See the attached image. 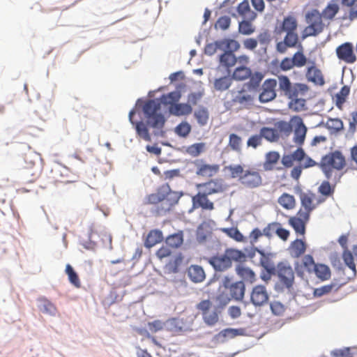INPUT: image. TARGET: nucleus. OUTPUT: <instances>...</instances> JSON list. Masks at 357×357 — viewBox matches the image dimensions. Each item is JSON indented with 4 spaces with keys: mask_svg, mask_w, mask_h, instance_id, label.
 <instances>
[{
    "mask_svg": "<svg viewBox=\"0 0 357 357\" xmlns=\"http://www.w3.org/2000/svg\"><path fill=\"white\" fill-rule=\"evenodd\" d=\"M196 186L199 191L192 197L194 206L208 211L214 208V204L208 199V196L222 193L227 189V185L222 178L211 179L207 182L197 184Z\"/></svg>",
    "mask_w": 357,
    "mask_h": 357,
    "instance_id": "obj_1",
    "label": "nucleus"
},
{
    "mask_svg": "<svg viewBox=\"0 0 357 357\" xmlns=\"http://www.w3.org/2000/svg\"><path fill=\"white\" fill-rule=\"evenodd\" d=\"M346 165L345 156L341 151L335 150L324 155L318 166L328 180L337 183L342 176L340 172L346 167Z\"/></svg>",
    "mask_w": 357,
    "mask_h": 357,
    "instance_id": "obj_2",
    "label": "nucleus"
},
{
    "mask_svg": "<svg viewBox=\"0 0 357 357\" xmlns=\"http://www.w3.org/2000/svg\"><path fill=\"white\" fill-rule=\"evenodd\" d=\"M178 199L176 193L172 191L168 185H163L155 192L147 195L144 204L158 205L156 213L161 215L169 211L178 203Z\"/></svg>",
    "mask_w": 357,
    "mask_h": 357,
    "instance_id": "obj_3",
    "label": "nucleus"
},
{
    "mask_svg": "<svg viewBox=\"0 0 357 357\" xmlns=\"http://www.w3.org/2000/svg\"><path fill=\"white\" fill-rule=\"evenodd\" d=\"M230 177L237 178L239 183L247 189H255L263 185V178L258 169L255 167L244 169L241 165H231L225 167Z\"/></svg>",
    "mask_w": 357,
    "mask_h": 357,
    "instance_id": "obj_4",
    "label": "nucleus"
},
{
    "mask_svg": "<svg viewBox=\"0 0 357 357\" xmlns=\"http://www.w3.org/2000/svg\"><path fill=\"white\" fill-rule=\"evenodd\" d=\"M263 78L262 73L255 72L251 79L243 84L241 90L236 92L233 101L243 106L252 105L255 99V92L258 90Z\"/></svg>",
    "mask_w": 357,
    "mask_h": 357,
    "instance_id": "obj_5",
    "label": "nucleus"
},
{
    "mask_svg": "<svg viewBox=\"0 0 357 357\" xmlns=\"http://www.w3.org/2000/svg\"><path fill=\"white\" fill-rule=\"evenodd\" d=\"M246 255L241 250L229 248L223 255H216L208 259L209 264L218 271H224L231 266L232 261L243 262Z\"/></svg>",
    "mask_w": 357,
    "mask_h": 357,
    "instance_id": "obj_6",
    "label": "nucleus"
},
{
    "mask_svg": "<svg viewBox=\"0 0 357 357\" xmlns=\"http://www.w3.org/2000/svg\"><path fill=\"white\" fill-rule=\"evenodd\" d=\"M160 105L158 100H149L143 106V112L147 119V122L153 128H162L165 124L164 116L158 113L160 110Z\"/></svg>",
    "mask_w": 357,
    "mask_h": 357,
    "instance_id": "obj_7",
    "label": "nucleus"
},
{
    "mask_svg": "<svg viewBox=\"0 0 357 357\" xmlns=\"http://www.w3.org/2000/svg\"><path fill=\"white\" fill-rule=\"evenodd\" d=\"M307 22L309 24L303 31L302 39L310 36H316L323 32L325 24L323 22L319 10L314 9L306 15Z\"/></svg>",
    "mask_w": 357,
    "mask_h": 357,
    "instance_id": "obj_8",
    "label": "nucleus"
},
{
    "mask_svg": "<svg viewBox=\"0 0 357 357\" xmlns=\"http://www.w3.org/2000/svg\"><path fill=\"white\" fill-rule=\"evenodd\" d=\"M294 162H298L303 169L318 165L313 159L307 155L304 150L299 147L290 154H284L282 158V164L285 167H291Z\"/></svg>",
    "mask_w": 357,
    "mask_h": 357,
    "instance_id": "obj_9",
    "label": "nucleus"
},
{
    "mask_svg": "<svg viewBox=\"0 0 357 357\" xmlns=\"http://www.w3.org/2000/svg\"><path fill=\"white\" fill-rule=\"evenodd\" d=\"M196 309L202 314L204 323L208 326H213L218 321L217 307L209 299L201 301L197 304Z\"/></svg>",
    "mask_w": 357,
    "mask_h": 357,
    "instance_id": "obj_10",
    "label": "nucleus"
},
{
    "mask_svg": "<svg viewBox=\"0 0 357 357\" xmlns=\"http://www.w3.org/2000/svg\"><path fill=\"white\" fill-rule=\"evenodd\" d=\"M275 273L283 286L287 289L292 287L294 282V271L289 264L284 262L278 263Z\"/></svg>",
    "mask_w": 357,
    "mask_h": 357,
    "instance_id": "obj_11",
    "label": "nucleus"
},
{
    "mask_svg": "<svg viewBox=\"0 0 357 357\" xmlns=\"http://www.w3.org/2000/svg\"><path fill=\"white\" fill-rule=\"evenodd\" d=\"M250 59L246 55H241L238 56V66L234 69L231 74L232 79L236 81H244L248 79H251L254 76L250 68L248 67Z\"/></svg>",
    "mask_w": 357,
    "mask_h": 357,
    "instance_id": "obj_12",
    "label": "nucleus"
},
{
    "mask_svg": "<svg viewBox=\"0 0 357 357\" xmlns=\"http://www.w3.org/2000/svg\"><path fill=\"white\" fill-rule=\"evenodd\" d=\"M302 208L298 211L300 215L305 219H310L311 212L316 208L317 203L314 202L316 195L310 190L301 192L299 195Z\"/></svg>",
    "mask_w": 357,
    "mask_h": 357,
    "instance_id": "obj_13",
    "label": "nucleus"
},
{
    "mask_svg": "<svg viewBox=\"0 0 357 357\" xmlns=\"http://www.w3.org/2000/svg\"><path fill=\"white\" fill-rule=\"evenodd\" d=\"M277 80L273 78L266 79L260 88L259 100L261 103H266L273 100L276 96Z\"/></svg>",
    "mask_w": 357,
    "mask_h": 357,
    "instance_id": "obj_14",
    "label": "nucleus"
},
{
    "mask_svg": "<svg viewBox=\"0 0 357 357\" xmlns=\"http://www.w3.org/2000/svg\"><path fill=\"white\" fill-rule=\"evenodd\" d=\"M337 59L347 64H353L357 61L354 47L351 43L345 42L337 46L335 50Z\"/></svg>",
    "mask_w": 357,
    "mask_h": 357,
    "instance_id": "obj_15",
    "label": "nucleus"
},
{
    "mask_svg": "<svg viewBox=\"0 0 357 357\" xmlns=\"http://www.w3.org/2000/svg\"><path fill=\"white\" fill-rule=\"evenodd\" d=\"M298 44V47L302 48L301 44L298 43V35L296 31L286 32L284 40L277 43L276 49L280 53H284L288 47H295Z\"/></svg>",
    "mask_w": 357,
    "mask_h": 357,
    "instance_id": "obj_16",
    "label": "nucleus"
},
{
    "mask_svg": "<svg viewBox=\"0 0 357 357\" xmlns=\"http://www.w3.org/2000/svg\"><path fill=\"white\" fill-rule=\"evenodd\" d=\"M310 66H307L305 72V77L308 82L315 85L323 86L325 80L321 70L317 66L314 61H310Z\"/></svg>",
    "mask_w": 357,
    "mask_h": 357,
    "instance_id": "obj_17",
    "label": "nucleus"
},
{
    "mask_svg": "<svg viewBox=\"0 0 357 357\" xmlns=\"http://www.w3.org/2000/svg\"><path fill=\"white\" fill-rule=\"evenodd\" d=\"M268 294L266 287L257 285L253 287L250 294V301L255 306H262L268 301Z\"/></svg>",
    "mask_w": 357,
    "mask_h": 357,
    "instance_id": "obj_18",
    "label": "nucleus"
},
{
    "mask_svg": "<svg viewBox=\"0 0 357 357\" xmlns=\"http://www.w3.org/2000/svg\"><path fill=\"white\" fill-rule=\"evenodd\" d=\"M295 128L294 131V142L298 146L303 144L307 133V127L305 126L302 119L300 116L294 118Z\"/></svg>",
    "mask_w": 357,
    "mask_h": 357,
    "instance_id": "obj_19",
    "label": "nucleus"
},
{
    "mask_svg": "<svg viewBox=\"0 0 357 357\" xmlns=\"http://www.w3.org/2000/svg\"><path fill=\"white\" fill-rule=\"evenodd\" d=\"M196 174L202 177H212L220 170L217 164H206L202 162H196Z\"/></svg>",
    "mask_w": 357,
    "mask_h": 357,
    "instance_id": "obj_20",
    "label": "nucleus"
},
{
    "mask_svg": "<svg viewBox=\"0 0 357 357\" xmlns=\"http://www.w3.org/2000/svg\"><path fill=\"white\" fill-rule=\"evenodd\" d=\"M184 257L181 252L174 255L165 264V272L168 274L177 273L183 262Z\"/></svg>",
    "mask_w": 357,
    "mask_h": 357,
    "instance_id": "obj_21",
    "label": "nucleus"
},
{
    "mask_svg": "<svg viewBox=\"0 0 357 357\" xmlns=\"http://www.w3.org/2000/svg\"><path fill=\"white\" fill-rule=\"evenodd\" d=\"M219 63V67L225 68L229 74L231 68L234 67L236 63H238V57H236L235 54L230 52V51H225L220 56Z\"/></svg>",
    "mask_w": 357,
    "mask_h": 357,
    "instance_id": "obj_22",
    "label": "nucleus"
},
{
    "mask_svg": "<svg viewBox=\"0 0 357 357\" xmlns=\"http://www.w3.org/2000/svg\"><path fill=\"white\" fill-rule=\"evenodd\" d=\"M317 264L314 263L313 257L310 255H305L301 263L296 261L294 264L295 271L297 274L301 277L303 276V267L308 271L312 272L314 268Z\"/></svg>",
    "mask_w": 357,
    "mask_h": 357,
    "instance_id": "obj_23",
    "label": "nucleus"
},
{
    "mask_svg": "<svg viewBox=\"0 0 357 357\" xmlns=\"http://www.w3.org/2000/svg\"><path fill=\"white\" fill-rule=\"evenodd\" d=\"M226 288L229 289L231 298L236 301H241L244 298L245 287L242 281L232 283L229 287L225 284Z\"/></svg>",
    "mask_w": 357,
    "mask_h": 357,
    "instance_id": "obj_24",
    "label": "nucleus"
},
{
    "mask_svg": "<svg viewBox=\"0 0 357 357\" xmlns=\"http://www.w3.org/2000/svg\"><path fill=\"white\" fill-rule=\"evenodd\" d=\"M309 219H305L298 212L296 216L289 219V224L294 228L296 234L304 235L305 233V224Z\"/></svg>",
    "mask_w": 357,
    "mask_h": 357,
    "instance_id": "obj_25",
    "label": "nucleus"
},
{
    "mask_svg": "<svg viewBox=\"0 0 357 357\" xmlns=\"http://www.w3.org/2000/svg\"><path fill=\"white\" fill-rule=\"evenodd\" d=\"M188 276L190 280L195 283L203 282L206 278V274L202 266L198 265H191L187 271Z\"/></svg>",
    "mask_w": 357,
    "mask_h": 357,
    "instance_id": "obj_26",
    "label": "nucleus"
},
{
    "mask_svg": "<svg viewBox=\"0 0 357 357\" xmlns=\"http://www.w3.org/2000/svg\"><path fill=\"white\" fill-rule=\"evenodd\" d=\"M69 169L63 165H58L52 170L53 178L56 182L64 183L71 182L69 179Z\"/></svg>",
    "mask_w": 357,
    "mask_h": 357,
    "instance_id": "obj_27",
    "label": "nucleus"
},
{
    "mask_svg": "<svg viewBox=\"0 0 357 357\" xmlns=\"http://www.w3.org/2000/svg\"><path fill=\"white\" fill-rule=\"evenodd\" d=\"M340 10V6L336 1H330L326 8L320 13L324 20H333Z\"/></svg>",
    "mask_w": 357,
    "mask_h": 357,
    "instance_id": "obj_28",
    "label": "nucleus"
},
{
    "mask_svg": "<svg viewBox=\"0 0 357 357\" xmlns=\"http://www.w3.org/2000/svg\"><path fill=\"white\" fill-rule=\"evenodd\" d=\"M135 114V111L134 109L131 110L129 113V120L130 123L133 125L135 124V129L137 133L140 137L143 138L146 141H150L151 137L149 133V130L146 128V125L142 121L135 123L132 121V116Z\"/></svg>",
    "mask_w": 357,
    "mask_h": 357,
    "instance_id": "obj_29",
    "label": "nucleus"
},
{
    "mask_svg": "<svg viewBox=\"0 0 357 357\" xmlns=\"http://www.w3.org/2000/svg\"><path fill=\"white\" fill-rule=\"evenodd\" d=\"M163 240L162 232L159 229L151 230L145 239L144 245L146 248H151L160 243Z\"/></svg>",
    "mask_w": 357,
    "mask_h": 357,
    "instance_id": "obj_30",
    "label": "nucleus"
},
{
    "mask_svg": "<svg viewBox=\"0 0 357 357\" xmlns=\"http://www.w3.org/2000/svg\"><path fill=\"white\" fill-rule=\"evenodd\" d=\"M279 83V90L289 99L293 93L294 84H291L289 78L286 75H280L278 77Z\"/></svg>",
    "mask_w": 357,
    "mask_h": 357,
    "instance_id": "obj_31",
    "label": "nucleus"
},
{
    "mask_svg": "<svg viewBox=\"0 0 357 357\" xmlns=\"http://www.w3.org/2000/svg\"><path fill=\"white\" fill-rule=\"evenodd\" d=\"M236 273L244 281L253 283L256 280V275L254 271L243 265H238L236 268Z\"/></svg>",
    "mask_w": 357,
    "mask_h": 357,
    "instance_id": "obj_32",
    "label": "nucleus"
},
{
    "mask_svg": "<svg viewBox=\"0 0 357 357\" xmlns=\"http://www.w3.org/2000/svg\"><path fill=\"white\" fill-rule=\"evenodd\" d=\"M306 250V245L301 239H296L289 247V252L292 257L298 258L303 255Z\"/></svg>",
    "mask_w": 357,
    "mask_h": 357,
    "instance_id": "obj_33",
    "label": "nucleus"
},
{
    "mask_svg": "<svg viewBox=\"0 0 357 357\" xmlns=\"http://www.w3.org/2000/svg\"><path fill=\"white\" fill-rule=\"evenodd\" d=\"M169 112L174 116H184L192 113V108L188 103H176L173 107H169Z\"/></svg>",
    "mask_w": 357,
    "mask_h": 357,
    "instance_id": "obj_34",
    "label": "nucleus"
},
{
    "mask_svg": "<svg viewBox=\"0 0 357 357\" xmlns=\"http://www.w3.org/2000/svg\"><path fill=\"white\" fill-rule=\"evenodd\" d=\"M298 27V22L295 17L287 16L285 17L280 26L279 33L290 32L296 31Z\"/></svg>",
    "mask_w": 357,
    "mask_h": 357,
    "instance_id": "obj_35",
    "label": "nucleus"
},
{
    "mask_svg": "<svg viewBox=\"0 0 357 357\" xmlns=\"http://www.w3.org/2000/svg\"><path fill=\"white\" fill-rule=\"evenodd\" d=\"M181 97V92L178 91H174L168 93L167 94H163L160 98V105H169L173 107L177 103Z\"/></svg>",
    "mask_w": 357,
    "mask_h": 357,
    "instance_id": "obj_36",
    "label": "nucleus"
},
{
    "mask_svg": "<svg viewBox=\"0 0 357 357\" xmlns=\"http://www.w3.org/2000/svg\"><path fill=\"white\" fill-rule=\"evenodd\" d=\"M278 204L284 209L291 210L296 206L295 197L287 192L282 194L278 199Z\"/></svg>",
    "mask_w": 357,
    "mask_h": 357,
    "instance_id": "obj_37",
    "label": "nucleus"
},
{
    "mask_svg": "<svg viewBox=\"0 0 357 357\" xmlns=\"http://www.w3.org/2000/svg\"><path fill=\"white\" fill-rule=\"evenodd\" d=\"M166 244L172 248H178L183 243V232L179 231L177 233L168 236L165 239Z\"/></svg>",
    "mask_w": 357,
    "mask_h": 357,
    "instance_id": "obj_38",
    "label": "nucleus"
},
{
    "mask_svg": "<svg viewBox=\"0 0 357 357\" xmlns=\"http://www.w3.org/2000/svg\"><path fill=\"white\" fill-rule=\"evenodd\" d=\"M237 11L240 15L250 20H253L257 16L256 13L251 10L249 2L247 0L239 3Z\"/></svg>",
    "mask_w": 357,
    "mask_h": 357,
    "instance_id": "obj_39",
    "label": "nucleus"
},
{
    "mask_svg": "<svg viewBox=\"0 0 357 357\" xmlns=\"http://www.w3.org/2000/svg\"><path fill=\"white\" fill-rule=\"evenodd\" d=\"M232 80V77L229 75L217 78L214 80V88L219 91H226L231 86Z\"/></svg>",
    "mask_w": 357,
    "mask_h": 357,
    "instance_id": "obj_40",
    "label": "nucleus"
},
{
    "mask_svg": "<svg viewBox=\"0 0 357 357\" xmlns=\"http://www.w3.org/2000/svg\"><path fill=\"white\" fill-rule=\"evenodd\" d=\"M342 6L349 8L348 16L344 17L343 19H349L354 21L357 19V0H342Z\"/></svg>",
    "mask_w": 357,
    "mask_h": 357,
    "instance_id": "obj_41",
    "label": "nucleus"
},
{
    "mask_svg": "<svg viewBox=\"0 0 357 357\" xmlns=\"http://www.w3.org/2000/svg\"><path fill=\"white\" fill-rule=\"evenodd\" d=\"M280 159V154L276 151H270L266 155V160L264 162V169L266 171L273 170L274 166Z\"/></svg>",
    "mask_w": 357,
    "mask_h": 357,
    "instance_id": "obj_42",
    "label": "nucleus"
},
{
    "mask_svg": "<svg viewBox=\"0 0 357 357\" xmlns=\"http://www.w3.org/2000/svg\"><path fill=\"white\" fill-rule=\"evenodd\" d=\"M325 127L331 132V133H337L344 128L342 121L338 118H329L325 123Z\"/></svg>",
    "mask_w": 357,
    "mask_h": 357,
    "instance_id": "obj_43",
    "label": "nucleus"
},
{
    "mask_svg": "<svg viewBox=\"0 0 357 357\" xmlns=\"http://www.w3.org/2000/svg\"><path fill=\"white\" fill-rule=\"evenodd\" d=\"M219 44L220 45V50L225 52L230 51V52L234 53V52L237 51L240 48L239 43L234 39L225 38L220 40Z\"/></svg>",
    "mask_w": 357,
    "mask_h": 357,
    "instance_id": "obj_44",
    "label": "nucleus"
},
{
    "mask_svg": "<svg viewBox=\"0 0 357 357\" xmlns=\"http://www.w3.org/2000/svg\"><path fill=\"white\" fill-rule=\"evenodd\" d=\"M331 185L328 181H324L318 188V192L326 198L332 197L335 192V184Z\"/></svg>",
    "mask_w": 357,
    "mask_h": 357,
    "instance_id": "obj_45",
    "label": "nucleus"
},
{
    "mask_svg": "<svg viewBox=\"0 0 357 357\" xmlns=\"http://www.w3.org/2000/svg\"><path fill=\"white\" fill-rule=\"evenodd\" d=\"M342 259L345 265L351 271V274L355 275L356 273V268L352 253L347 249L344 250L342 253Z\"/></svg>",
    "mask_w": 357,
    "mask_h": 357,
    "instance_id": "obj_46",
    "label": "nucleus"
},
{
    "mask_svg": "<svg viewBox=\"0 0 357 357\" xmlns=\"http://www.w3.org/2000/svg\"><path fill=\"white\" fill-rule=\"evenodd\" d=\"M65 272L68 275L69 282L76 288L81 287V282L77 273L74 271L71 265L67 264L66 266Z\"/></svg>",
    "mask_w": 357,
    "mask_h": 357,
    "instance_id": "obj_47",
    "label": "nucleus"
},
{
    "mask_svg": "<svg viewBox=\"0 0 357 357\" xmlns=\"http://www.w3.org/2000/svg\"><path fill=\"white\" fill-rule=\"evenodd\" d=\"M312 271H314L317 277L321 280H326L331 277V271L329 268L324 264H317Z\"/></svg>",
    "mask_w": 357,
    "mask_h": 357,
    "instance_id": "obj_48",
    "label": "nucleus"
},
{
    "mask_svg": "<svg viewBox=\"0 0 357 357\" xmlns=\"http://www.w3.org/2000/svg\"><path fill=\"white\" fill-rule=\"evenodd\" d=\"M222 337L232 339L237 336H244L246 335V330L243 328H226L220 332Z\"/></svg>",
    "mask_w": 357,
    "mask_h": 357,
    "instance_id": "obj_49",
    "label": "nucleus"
},
{
    "mask_svg": "<svg viewBox=\"0 0 357 357\" xmlns=\"http://www.w3.org/2000/svg\"><path fill=\"white\" fill-rule=\"evenodd\" d=\"M349 92L350 88L345 85L342 86L340 91L335 95V105L339 109H342Z\"/></svg>",
    "mask_w": 357,
    "mask_h": 357,
    "instance_id": "obj_50",
    "label": "nucleus"
},
{
    "mask_svg": "<svg viewBox=\"0 0 357 357\" xmlns=\"http://www.w3.org/2000/svg\"><path fill=\"white\" fill-rule=\"evenodd\" d=\"M40 305L39 308L43 313L54 314L56 312L55 305L46 298L39 299Z\"/></svg>",
    "mask_w": 357,
    "mask_h": 357,
    "instance_id": "obj_51",
    "label": "nucleus"
},
{
    "mask_svg": "<svg viewBox=\"0 0 357 357\" xmlns=\"http://www.w3.org/2000/svg\"><path fill=\"white\" fill-rule=\"evenodd\" d=\"M242 139L236 134H230L229 137L228 146L231 149L237 153L241 152Z\"/></svg>",
    "mask_w": 357,
    "mask_h": 357,
    "instance_id": "obj_52",
    "label": "nucleus"
},
{
    "mask_svg": "<svg viewBox=\"0 0 357 357\" xmlns=\"http://www.w3.org/2000/svg\"><path fill=\"white\" fill-rule=\"evenodd\" d=\"M194 116L199 126H204L207 124L209 114L208 110L206 108L200 107L199 109L195 112Z\"/></svg>",
    "mask_w": 357,
    "mask_h": 357,
    "instance_id": "obj_53",
    "label": "nucleus"
},
{
    "mask_svg": "<svg viewBox=\"0 0 357 357\" xmlns=\"http://www.w3.org/2000/svg\"><path fill=\"white\" fill-rule=\"evenodd\" d=\"M260 135L262 138L264 137L270 142L275 141L278 138V130L271 128L263 127L260 130Z\"/></svg>",
    "mask_w": 357,
    "mask_h": 357,
    "instance_id": "obj_54",
    "label": "nucleus"
},
{
    "mask_svg": "<svg viewBox=\"0 0 357 357\" xmlns=\"http://www.w3.org/2000/svg\"><path fill=\"white\" fill-rule=\"evenodd\" d=\"M261 257L259 259V264L268 273H273L275 271L276 266L273 265L268 257L266 256L263 252H259Z\"/></svg>",
    "mask_w": 357,
    "mask_h": 357,
    "instance_id": "obj_55",
    "label": "nucleus"
},
{
    "mask_svg": "<svg viewBox=\"0 0 357 357\" xmlns=\"http://www.w3.org/2000/svg\"><path fill=\"white\" fill-rule=\"evenodd\" d=\"M291 58L293 59L294 64L296 68H303L307 63V57L305 56L302 50L295 52Z\"/></svg>",
    "mask_w": 357,
    "mask_h": 357,
    "instance_id": "obj_56",
    "label": "nucleus"
},
{
    "mask_svg": "<svg viewBox=\"0 0 357 357\" xmlns=\"http://www.w3.org/2000/svg\"><path fill=\"white\" fill-rule=\"evenodd\" d=\"M204 149H205V144L203 142H200V143L193 144L189 146L187 148L186 151L189 155H190L193 157H197L201 153H202L204 151Z\"/></svg>",
    "mask_w": 357,
    "mask_h": 357,
    "instance_id": "obj_57",
    "label": "nucleus"
},
{
    "mask_svg": "<svg viewBox=\"0 0 357 357\" xmlns=\"http://www.w3.org/2000/svg\"><path fill=\"white\" fill-rule=\"evenodd\" d=\"M309 90L307 84L303 83H295L293 87V93H291V99L298 98L299 95L305 94Z\"/></svg>",
    "mask_w": 357,
    "mask_h": 357,
    "instance_id": "obj_58",
    "label": "nucleus"
},
{
    "mask_svg": "<svg viewBox=\"0 0 357 357\" xmlns=\"http://www.w3.org/2000/svg\"><path fill=\"white\" fill-rule=\"evenodd\" d=\"M191 131L190 125L186 122L183 121L179 123L175 128V132L180 137H187Z\"/></svg>",
    "mask_w": 357,
    "mask_h": 357,
    "instance_id": "obj_59",
    "label": "nucleus"
},
{
    "mask_svg": "<svg viewBox=\"0 0 357 357\" xmlns=\"http://www.w3.org/2000/svg\"><path fill=\"white\" fill-rule=\"evenodd\" d=\"M238 31L243 35H250L255 31V28L250 21L243 20L239 23Z\"/></svg>",
    "mask_w": 357,
    "mask_h": 357,
    "instance_id": "obj_60",
    "label": "nucleus"
},
{
    "mask_svg": "<svg viewBox=\"0 0 357 357\" xmlns=\"http://www.w3.org/2000/svg\"><path fill=\"white\" fill-rule=\"evenodd\" d=\"M231 24V18L229 16H222L218 19L215 24L216 29L227 30Z\"/></svg>",
    "mask_w": 357,
    "mask_h": 357,
    "instance_id": "obj_61",
    "label": "nucleus"
},
{
    "mask_svg": "<svg viewBox=\"0 0 357 357\" xmlns=\"http://www.w3.org/2000/svg\"><path fill=\"white\" fill-rule=\"evenodd\" d=\"M223 231L229 237L234 238L238 242L243 241V236L240 231L236 227L226 228L223 229Z\"/></svg>",
    "mask_w": 357,
    "mask_h": 357,
    "instance_id": "obj_62",
    "label": "nucleus"
},
{
    "mask_svg": "<svg viewBox=\"0 0 357 357\" xmlns=\"http://www.w3.org/2000/svg\"><path fill=\"white\" fill-rule=\"evenodd\" d=\"M277 130L282 135L289 136L292 132L291 124L287 121H281L276 123Z\"/></svg>",
    "mask_w": 357,
    "mask_h": 357,
    "instance_id": "obj_63",
    "label": "nucleus"
},
{
    "mask_svg": "<svg viewBox=\"0 0 357 357\" xmlns=\"http://www.w3.org/2000/svg\"><path fill=\"white\" fill-rule=\"evenodd\" d=\"M271 309L272 312L277 316H281L285 312L284 305L278 301H273V303H271Z\"/></svg>",
    "mask_w": 357,
    "mask_h": 357,
    "instance_id": "obj_64",
    "label": "nucleus"
}]
</instances>
